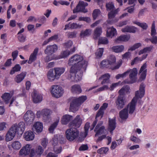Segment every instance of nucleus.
Wrapping results in <instances>:
<instances>
[{"mask_svg": "<svg viewBox=\"0 0 157 157\" xmlns=\"http://www.w3.org/2000/svg\"><path fill=\"white\" fill-rule=\"evenodd\" d=\"M25 124L23 122H20L18 125H13L10 129L6 135V140L7 141H9L12 140L17 133L22 134L25 130Z\"/></svg>", "mask_w": 157, "mask_h": 157, "instance_id": "f257e3e1", "label": "nucleus"}, {"mask_svg": "<svg viewBox=\"0 0 157 157\" xmlns=\"http://www.w3.org/2000/svg\"><path fill=\"white\" fill-rule=\"evenodd\" d=\"M25 124L23 122H20L18 125H13L10 129L6 135V140L7 141H9L12 140L17 133L22 134L25 130Z\"/></svg>", "mask_w": 157, "mask_h": 157, "instance_id": "f03ea898", "label": "nucleus"}, {"mask_svg": "<svg viewBox=\"0 0 157 157\" xmlns=\"http://www.w3.org/2000/svg\"><path fill=\"white\" fill-rule=\"evenodd\" d=\"M25 124L23 122H20L18 125H13L10 129L6 135V140L7 141H9L12 140L17 133L22 134L25 130Z\"/></svg>", "mask_w": 157, "mask_h": 157, "instance_id": "7ed1b4c3", "label": "nucleus"}, {"mask_svg": "<svg viewBox=\"0 0 157 157\" xmlns=\"http://www.w3.org/2000/svg\"><path fill=\"white\" fill-rule=\"evenodd\" d=\"M144 85L141 84L139 90L135 92V97L132 100L130 103L128 105V108H129V113L132 114L134 112L136 106V104L137 99L142 98L144 96L145 93Z\"/></svg>", "mask_w": 157, "mask_h": 157, "instance_id": "20e7f679", "label": "nucleus"}, {"mask_svg": "<svg viewBox=\"0 0 157 157\" xmlns=\"http://www.w3.org/2000/svg\"><path fill=\"white\" fill-rule=\"evenodd\" d=\"M68 64L69 65L75 66L76 67H81V68L85 70L87 65V62L83 60L82 56L75 55L70 59Z\"/></svg>", "mask_w": 157, "mask_h": 157, "instance_id": "39448f33", "label": "nucleus"}, {"mask_svg": "<svg viewBox=\"0 0 157 157\" xmlns=\"http://www.w3.org/2000/svg\"><path fill=\"white\" fill-rule=\"evenodd\" d=\"M105 7L106 10L110 11L108 14L109 21L112 23L117 22L118 19L115 18L114 17L120 10L119 9H115L113 3L111 2L106 3Z\"/></svg>", "mask_w": 157, "mask_h": 157, "instance_id": "423d86ee", "label": "nucleus"}, {"mask_svg": "<svg viewBox=\"0 0 157 157\" xmlns=\"http://www.w3.org/2000/svg\"><path fill=\"white\" fill-rule=\"evenodd\" d=\"M116 58L114 56L111 55L110 56L108 59L104 60L101 63V66L103 67L109 68L112 70L117 69L119 68L121 64V62L118 63L114 67L112 66L115 63Z\"/></svg>", "mask_w": 157, "mask_h": 157, "instance_id": "0eeeda50", "label": "nucleus"}, {"mask_svg": "<svg viewBox=\"0 0 157 157\" xmlns=\"http://www.w3.org/2000/svg\"><path fill=\"white\" fill-rule=\"evenodd\" d=\"M75 67V66H72L67 77V78L71 81L78 82L81 80L82 79L81 75H78L77 74H76V73L82 68L80 67L78 68Z\"/></svg>", "mask_w": 157, "mask_h": 157, "instance_id": "6e6552de", "label": "nucleus"}, {"mask_svg": "<svg viewBox=\"0 0 157 157\" xmlns=\"http://www.w3.org/2000/svg\"><path fill=\"white\" fill-rule=\"evenodd\" d=\"M79 135V132L75 128H71L67 129L65 131L66 138L69 141H72L77 139Z\"/></svg>", "mask_w": 157, "mask_h": 157, "instance_id": "1a4fd4ad", "label": "nucleus"}, {"mask_svg": "<svg viewBox=\"0 0 157 157\" xmlns=\"http://www.w3.org/2000/svg\"><path fill=\"white\" fill-rule=\"evenodd\" d=\"M128 71V74H129V78L130 80L126 79L124 81L125 83L127 84H132L136 82L137 78V70L136 68H134L132 69H128L127 71Z\"/></svg>", "mask_w": 157, "mask_h": 157, "instance_id": "9d476101", "label": "nucleus"}, {"mask_svg": "<svg viewBox=\"0 0 157 157\" xmlns=\"http://www.w3.org/2000/svg\"><path fill=\"white\" fill-rule=\"evenodd\" d=\"M51 111L48 109H44L41 111H38L36 113V115L38 117H40V115L42 117L43 120L45 122H47L50 120L51 118Z\"/></svg>", "mask_w": 157, "mask_h": 157, "instance_id": "9b49d317", "label": "nucleus"}, {"mask_svg": "<svg viewBox=\"0 0 157 157\" xmlns=\"http://www.w3.org/2000/svg\"><path fill=\"white\" fill-rule=\"evenodd\" d=\"M51 89V94L53 96L58 98L63 95V90L60 86L53 85L52 86Z\"/></svg>", "mask_w": 157, "mask_h": 157, "instance_id": "f8f14e48", "label": "nucleus"}, {"mask_svg": "<svg viewBox=\"0 0 157 157\" xmlns=\"http://www.w3.org/2000/svg\"><path fill=\"white\" fill-rule=\"evenodd\" d=\"M88 5L87 3L82 1H79L76 8L73 10V13H76L78 12H82L83 13H86L88 12L85 7Z\"/></svg>", "mask_w": 157, "mask_h": 157, "instance_id": "ddd939ff", "label": "nucleus"}, {"mask_svg": "<svg viewBox=\"0 0 157 157\" xmlns=\"http://www.w3.org/2000/svg\"><path fill=\"white\" fill-rule=\"evenodd\" d=\"M108 103H103L102 106H101L96 114L95 118V120L93 122L92 125V128H90V130H92L94 128V127L96 124H97V122L98 121V120L97 119V118L100 116L101 117V118L102 117L104 113V111L108 107Z\"/></svg>", "mask_w": 157, "mask_h": 157, "instance_id": "4468645a", "label": "nucleus"}, {"mask_svg": "<svg viewBox=\"0 0 157 157\" xmlns=\"http://www.w3.org/2000/svg\"><path fill=\"white\" fill-rule=\"evenodd\" d=\"M35 118V115L31 110H28L24 116V120L28 124H31Z\"/></svg>", "mask_w": 157, "mask_h": 157, "instance_id": "2eb2a0df", "label": "nucleus"}, {"mask_svg": "<svg viewBox=\"0 0 157 157\" xmlns=\"http://www.w3.org/2000/svg\"><path fill=\"white\" fill-rule=\"evenodd\" d=\"M82 119L80 115H77L72 121L69 124L70 127H74L75 128H78L82 122Z\"/></svg>", "mask_w": 157, "mask_h": 157, "instance_id": "dca6fc26", "label": "nucleus"}, {"mask_svg": "<svg viewBox=\"0 0 157 157\" xmlns=\"http://www.w3.org/2000/svg\"><path fill=\"white\" fill-rule=\"evenodd\" d=\"M103 124V122L100 121L96 127L94 132H96L95 136H96L105 133L106 132V130L105 129V127L103 126H101Z\"/></svg>", "mask_w": 157, "mask_h": 157, "instance_id": "f3484780", "label": "nucleus"}, {"mask_svg": "<svg viewBox=\"0 0 157 157\" xmlns=\"http://www.w3.org/2000/svg\"><path fill=\"white\" fill-rule=\"evenodd\" d=\"M126 102L125 98L122 97L121 96H118L116 101V105L117 109H120L123 108Z\"/></svg>", "mask_w": 157, "mask_h": 157, "instance_id": "a211bd4d", "label": "nucleus"}, {"mask_svg": "<svg viewBox=\"0 0 157 157\" xmlns=\"http://www.w3.org/2000/svg\"><path fill=\"white\" fill-rule=\"evenodd\" d=\"M57 49V45L54 44L52 45H48L44 52L45 54L50 55L56 52Z\"/></svg>", "mask_w": 157, "mask_h": 157, "instance_id": "6ab92c4d", "label": "nucleus"}, {"mask_svg": "<svg viewBox=\"0 0 157 157\" xmlns=\"http://www.w3.org/2000/svg\"><path fill=\"white\" fill-rule=\"evenodd\" d=\"M44 151L42 147L39 146L37 147L35 151L33 149L31 150L30 156V157L40 156L43 152Z\"/></svg>", "mask_w": 157, "mask_h": 157, "instance_id": "aec40b11", "label": "nucleus"}, {"mask_svg": "<svg viewBox=\"0 0 157 157\" xmlns=\"http://www.w3.org/2000/svg\"><path fill=\"white\" fill-rule=\"evenodd\" d=\"M31 146L27 144L25 146L23 147L19 151L20 155L25 156L28 155L31 152Z\"/></svg>", "mask_w": 157, "mask_h": 157, "instance_id": "412c9836", "label": "nucleus"}, {"mask_svg": "<svg viewBox=\"0 0 157 157\" xmlns=\"http://www.w3.org/2000/svg\"><path fill=\"white\" fill-rule=\"evenodd\" d=\"M32 96L33 101L35 103H39L42 100V96L37 93L36 91H34L33 92Z\"/></svg>", "mask_w": 157, "mask_h": 157, "instance_id": "4be33fe9", "label": "nucleus"}, {"mask_svg": "<svg viewBox=\"0 0 157 157\" xmlns=\"http://www.w3.org/2000/svg\"><path fill=\"white\" fill-rule=\"evenodd\" d=\"M38 50L39 48H36L34 49L33 52L30 55L29 57L28 61L29 63L31 64L36 60Z\"/></svg>", "mask_w": 157, "mask_h": 157, "instance_id": "5701e85b", "label": "nucleus"}, {"mask_svg": "<svg viewBox=\"0 0 157 157\" xmlns=\"http://www.w3.org/2000/svg\"><path fill=\"white\" fill-rule=\"evenodd\" d=\"M43 128V124L40 122H37L33 125L32 129L33 130L39 133L40 132L42 131Z\"/></svg>", "mask_w": 157, "mask_h": 157, "instance_id": "b1692460", "label": "nucleus"}, {"mask_svg": "<svg viewBox=\"0 0 157 157\" xmlns=\"http://www.w3.org/2000/svg\"><path fill=\"white\" fill-rule=\"evenodd\" d=\"M108 129L111 133H113V131L114 130L116 127V123L115 118L109 119Z\"/></svg>", "mask_w": 157, "mask_h": 157, "instance_id": "393cba45", "label": "nucleus"}, {"mask_svg": "<svg viewBox=\"0 0 157 157\" xmlns=\"http://www.w3.org/2000/svg\"><path fill=\"white\" fill-rule=\"evenodd\" d=\"M146 67V63H145L141 67L139 71V73H141L140 79L142 80H144L146 78L147 73Z\"/></svg>", "mask_w": 157, "mask_h": 157, "instance_id": "a878e982", "label": "nucleus"}, {"mask_svg": "<svg viewBox=\"0 0 157 157\" xmlns=\"http://www.w3.org/2000/svg\"><path fill=\"white\" fill-rule=\"evenodd\" d=\"M35 136L33 132L31 131H29L26 132L24 135V137L26 141H30L33 140Z\"/></svg>", "mask_w": 157, "mask_h": 157, "instance_id": "bb28decb", "label": "nucleus"}, {"mask_svg": "<svg viewBox=\"0 0 157 157\" xmlns=\"http://www.w3.org/2000/svg\"><path fill=\"white\" fill-rule=\"evenodd\" d=\"M80 106V105L78 104L77 102L72 100V101L71 103L70 110L73 112H75L78 110Z\"/></svg>", "mask_w": 157, "mask_h": 157, "instance_id": "cd10ccee", "label": "nucleus"}, {"mask_svg": "<svg viewBox=\"0 0 157 157\" xmlns=\"http://www.w3.org/2000/svg\"><path fill=\"white\" fill-rule=\"evenodd\" d=\"M128 106V105H127ZM127 108H125L123 109V110L120 111L119 113V115L120 117L123 120L126 119L128 116V109L129 111V108H128V107L127 106Z\"/></svg>", "mask_w": 157, "mask_h": 157, "instance_id": "c85d7f7f", "label": "nucleus"}, {"mask_svg": "<svg viewBox=\"0 0 157 157\" xmlns=\"http://www.w3.org/2000/svg\"><path fill=\"white\" fill-rule=\"evenodd\" d=\"M137 30L136 28L132 26H127L122 29L121 31L123 33H135Z\"/></svg>", "mask_w": 157, "mask_h": 157, "instance_id": "c756f323", "label": "nucleus"}, {"mask_svg": "<svg viewBox=\"0 0 157 157\" xmlns=\"http://www.w3.org/2000/svg\"><path fill=\"white\" fill-rule=\"evenodd\" d=\"M110 77V75L108 73H106L101 75L99 79V80H103L101 82V84H103L109 82Z\"/></svg>", "mask_w": 157, "mask_h": 157, "instance_id": "7c9ffc66", "label": "nucleus"}, {"mask_svg": "<svg viewBox=\"0 0 157 157\" xmlns=\"http://www.w3.org/2000/svg\"><path fill=\"white\" fill-rule=\"evenodd\" d=\"M75 48L74 47L73 48L71 49V52L68 50L64 51L61 53L60 56H59L58 58H57V59L66 57L72 53L74 52L75 51Z\"/></svg>", "mask_w": 157, "mask_h": 157, "instance_id": "2f4dec72", "label": "nucleus"}, {"mask_svg": "<svg viewBox=\"0 0 157 157\" xmlns=\"http://www.w3.org/2000/svg\"><path fill=\"white\" fill-rule=\"evenodd\" d=\"M71 91L73 93L79 94L82 92V90L79 85L75 84L72 86Z\"/></svg>", "mask_w": 157, "mask_h": 157, "instance_id": "473e14b6", "label": "nucleus"}, {"mask_svg": "<svg viewBox=\"0 0 157 157\" xmlns=\"http://www.w3.org/2000/svg\"><path fill=\"white\" fill-rule=\"evenodd\" d=\"M55 74L56 75V78H58L60 76L63 74L65 71L63 67H56L54 69Z\"/></svg>", "mask_w": 157, "mask_h": 157, "instance_id": "72a5a7b5", "label": "nucleus"}, {"mask_svg": "<svg viewBox=\"0 0 157 157\" xmlns=\"http://www.w3.org/2000/svg\"><path fill=\"white\" fill-rule=\"evenodd\" d=\"M26 74V72H24L17 75L14 78L15 81L17 83L21 82L25 78Z\"/></svg>", "mask_w": 157, "mask_h": 157, "instance_id": "f704fd0d", "label": "nucleus"}, {"mask_svg": "<svg viewBox=\"0 0 157 157\" xmlns=\"http://www.w3.org/2000/svg\"><path fill=\"white\" fill-rule=\"evenodd\" d=\"M72 118V116L68 115H63L61 120V123L63 124H67Z\"/></svg>", "mask_w": 157, "mask_h": 157, "instance_id": "c9c22d12", "label": "nucleus"}, {"mask_svg": "<svg viewBox=\"0 0 157 157\" xmlns=\"http://www.w3.org/2000/svg\"><path fill=\"white\" fill-rule=\"evenodd\" d=\"M116 29L113 27L108 28L107 31L106 35L107 37H112L116 33Z\"/></svg>", "mask_w": 157, "mask_h": 157, "instance_id": "e433bc0d", "label": "nucleus"}, {"mask_svg": "<svg viewBox=\"0 0 157 157\" xmlns=\"http://www.w3.org/2000/svg\"><path fill=\"white\" fill-rule=\"evenodd\" d=\"M102 33L101 27H97L94 30V37L95 39L98 38Z\"/></svg>", "mask_w": 157, "mask_h": 157, "instance_id": "4c0bfd02", "label": "nucleus"}, {"mask_svg": "<svg viewBox=\"0 0 157 157\" xmlns=\"http://www.w3.org/2000/svg\"><path fill=\"white\" fill-rule=\"evenodd\" d=\"M87 97L86 96H82L78 98H74L73 100L80 105L87 99Z\"/></svg>", "mask_w": 157, "mask_h": 157, "instance_id": "58836bf2", "label": "nucleus"}, {"mask_svg": "<svg viewBox=\"0 0 157 157\" xmlns=\"http://www.w3.org/2000/svg\"><path fill=\"white\" fill-rule=\"evenodd\" d=\"M8 146L9 148L11 147L14 150H18L21 147V144L19 141H15L13 142L11 145Z\"/></svg>", "mask_w": 157, "mask_h": 157, "instance_id": "ea45409f", "label": "nucleus"}, {"mask_svg": "<svg viewBox=\"0 0 157 157\" xmlns=\"http://www.w3.org/2000/svg\"><path fill=\"white\" fill-rule=\"evenodd\" d=\"M47 76L48 79L51 82L53 81L55 78H56V75L54 73L52 70H50L48 73Z\"/></svg>", "mask_w": 157, "mask_h": 157, "instance_id": "a19ab883", "label": "nucleus"}, {"mask_svg": "<svg viewBox=\"0 0 157 157\" xmlns=\"http://www.w3.org/2000/svg\"><path fill=\"white\" fill-rule=\"evenodd\" d=\"M92 30L90 29H87L85 30L82 31L80 36L82 37H84L90 36Z\"/></svg>", "mask_w": 157, "mask_h": 157, "instance_id": "79ce46f5", "label": "nucleus"}, {"mask_svg": "<svg viewBox=\"0 0 157 157\" xmlns=\"http://www.w3.org/2000/svg\"><path fill=\"white\" fill-rule=\"evenodd\" d=\"M130 38V36L129 35H124L118 37L115 40V41L117 42H118L119 41H128Z\"/></svg>", "mask_w": 157, "mask_h": 157, "instance_id": "37998d69", "label": "nucleus"}, {"mask_svg": "<svg viewBox=\"0 0 157 157\" xmlns=\"http://www.w3.org/2000/svg\"><path fill=\"white\" fill-rule=\"evenodd\" d=\"M12 94L10 93H6L2 96V98L4 100L6 103H8L9 102V100L12 97Z\"/></svg>", "mask_w": 157, "mask_h": 157, "instance_id": "c03bdc74", "label": "nucleus"}, {"mask_svg": "<svg viewBox=\"0 0 157 157\" xmlns=\"http://www.w3.org/2000/svg\"><path fill=\"white\" fill-rule=\"evenodd\" d=\"M113 51L115 52H122L124 49V47L123 45L116 46L112 48Z\"/></svg>", "mask_w": 157, "mask_h": 157, "instance_id": "a18cd8bd", "label": "nucleus"}, {"mask_svg": "<svg viewBox=\"0 0 157 157\" xmlns=\"http://www.w3.org/2000/svg\"><path fill=\"white\" fill-rule=\"evenodd\" d=\"M59 118H58L56 120V121L53 123L49 128V131L51 133H53L54 130L56 127L58 125V124L59 121Z\"/></svg>", "mask_w": 157, "mask_h": 157, "instance_id": "49530a36", "label": "nucleus"}, {"mask_svg": "<svg viewBox=\"0 0 157 157\" xmlns=\"http://www.w3.org/2000/svg\"><path fill=\"white\" fill-rule=\"evenodd\" d=\"M21 69V67L20 65L18 64L16 65L12 69L10 72V74L13 75L14 74L15 72L19 71H20Z\"/></svg>", "mask_w": 157, "mask_h": 157, "instance_id": "de8ad7c7", "label": "nucleus"}, {"mask_svg": "<svg viewBox=\"0 0 157 157\" xmlns=\"http://www.w3.org/2000/svg\"><path fill=\"white\" fill-rule=\"evenodd\" d=\"M133 23L134 24H136L138 26L144 29H147V25L144 23H140L139 22L134 21L133 22Z\"/></svg>", "mask_w": 157, "mask_h": 157, "instance_id": "09e8293b", "label": "nucleus"}, {"mask_svg": "<svg viewBox=\"0 0 157 157\" xmlns=\"http://www.w3.org/2000/svg\"><path fill=\"white\" fill-rule=\"evenodd\" d=\"M103 51L104 48H99L95 53L96 57L99 58L101 57L102 55Z\"/></svg>", "mask_w": 157, "mask_h": 157, "instance_id": "8fccbe9b", "label": "nucleus"}, {"mask_svg": "<svg viewBox=\"0 0 157 157\" xmlns=\"http://www.w3.org/2000/svg\"><path fill=\"white\" fill-rule=\"evenodd\" d=\"M108 39L105 37H101L99 38L98 41V44H107L108 43Z\"/></svg>", "mask_w": 157, "mask_h": 157, "instance_id": "3c124183", "label": "nucleus"}, {"mask_svg": "<svg viewBox=\"0 0 157 157\" xmlns=\"http://www.w3.org/2000/svg\"><path fill=\"white\" fill-rule=\"evenodd\" d=\"M101 13V11L99 9H96L94 10L92 15L93 18L94 20H95L97 17Z\"/></svg>", "mask_w": 157, "mask_h": 157, "instance_id": "603ef678", "label": "nucleus"}, {"mask_svg": "<svg viewBox=\"0 0 157 157\" xmlns=\"http://www.w3.org/2000/svg\"><path fill=\"white\" fill-rule=\"evenodd\" d=\"M151 49V47H146L144 48L143 49L141 50L139 52V55H140L144 53H147L149 52Z\"/></svg>", "mask_w": 157, "mask_h": 157, "instance_id": "864d4df0", "label": "nucleus"}, {"mask_svg": "<svg viewBox=\"0 0 157 157\" xmlns=\"http://www.w3.org/2000/svg\"><path fill=\"white\" fill-rule=\"evenodd\" d=\"M109 149L107 147H102L97 151V152L100 154H105L107 152Z\"/></svg>", "mask_w": 157, "mask_h": 157, "instance_id": "5fc2aeb1", "label": "nucleus"}, {"mask_svg": "<svg viewBox=\"0 0 157 157\" xmlns=\"http://www.w3.org/2000/svg\"><path fill=\"white\" fill-rule=\"evenodd\" d=\"M79 21H84L87 23H89L91 21V19L88 17H80L78 18Z\"/></svg>", "mask_w": 157, "mask_h": 157, "instance_id": "6e6d98bb", "label": "nucleus"}, {"mask_svg": "<svg viewBox=\"0 0 157 157\" xmlns=\"http://www.w3.org/2000/svg\"><path fill=\"white\" fill-rule=\"evenodd\" d=\"M82 26V25H78L76 23H73L70 24V28L71 29H76L80 28Z\"/></svg>", "mask_w": 157, "mask_h": 157, "instance_id": "4d7b16f0", "label": "nucleus"}, {"mask_svg": "<svg viewBox=\"0 0 157 157\" xmlns=\"http://www.w3.org/2000/svg\"><path fill=\"white\" fill-rule=\"evenodd\" d=\"M67 36L69 38H73L76 37L77 33L76 32H69L67 33Z\"/></svg>", "mask_w": 157, "mask_h": 157, "instance_id": "13d9d810", "label": "nucleus"}, {"mask_svg": "<svg viewBox=\"0 0 157 157\" xmlns=\"http://www.w3.org/2000/svg\"><path fill=\"white\" fill-rule=\"evenodd\" d=\"M7 124L4 122L0 123V131L5 130L6 129Z\"/></svg>", "mask_w": 157, "mask_h": 157, "instance_id": "bf43d9fd", "label": "nucleus"}, {"mask_svg": "<svg viewBox=\"0 0 157 157\" xmlns=\"http://www.w3.org/2000/svg\"><path fill=\"white\" fill-rule=\"evenodd\" d=\"M130 140L136 143H139L141 141L140 139L134 136H132L130 137Z\"/></svg>", "mask_w": 157, "mask_h": 157, "instance_id": "052dcab7", "label": "nucleus"}, {"mask_svg": "<svg viewBox=\"0 0 157 157\" xmlns=\"http://www.w3.org/2000/svg\"><path fill=\"white\" fill-rule=\"evenodd\" d=\"M141 46V44L140 43H136L133 46L130 48V49H128V51H132L136 49H137L139 48Z\"/></svg>", "mask_w": 157, "mask_h": 157, "instance_id": "680f3d73", "label": "nucleus"}, {"mask_svg": "<svg viewBox=\"0 0 157 157\" xmlns=\"http://www.w3.org/2000/svg\"><path fill=\"white\" fill-rule=\"evenodd\" d=\"M26 36L22 34H19L18 37V40L21 42H25L26 39Z\"/></svg>", "mask_w": 157, "mask_h": 157, "instance_id": "e2e57ef3", "label": "nucleus"}, {"mask_svg": "<svg viewBox=\"0 0 157 157\" xmlns=\"http://www.w3.org/2000/svg\"><path fill=\"white\" fill-rule=\"evenodd\" d=\"M90 127V124L88 123H86L85 124L84 127L85 129V132H84V135H85V137H86L87 135V134L88 133V129Z\"/></svg>", "mask_w": 157, "mask_h": 157, "instance_id": "0e129e2a", "label": "nucleus"}, {"mask_svg": "<svg viewBox=\"0 0 157 157\" xmlns=\"http://www.w3.org/2000/svg\"><path fill=\"white\" fill-rule=\"evenodd\" d=\"M62 148L60 146H54V151L56 154L59 153L61 151Z\"/></svg>", "mask_w": 157, "mask_h": 157, "instance_id": "69168bd1", "label": "nucleus"}, {"mask_svg": "<svg viewBox=\"0 0 157 157\" xmlns=\"http://www.w3.org/2000/svg\"><path fill=\"white\" fill-rule=\"evenodd\" d=\"M35 26L33 25H29L27 26V29L29 31L33 33L35 31Z\"/></svg>", "mask_w": 157, "mask_h": 157, "instance_id": "338daca9", "label": "nucleus"}, {"mask_svg": "<svg viewBox=\"0 0 157 157\" xmlns=\"http://www.w3.org/2000/svg\"><path fill=\"white\" fill-rule=\"evenodd\" d=\"M72 44V42L71 41L69 40L64 44V46L66 48H70Z\"/></svg>", "mask_w": 157, "mask_h": 157, "instance_id": "774afa93", "label": "nucleus"}]
</instances>
